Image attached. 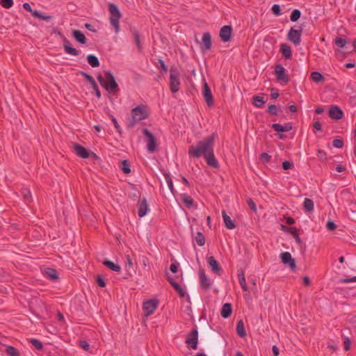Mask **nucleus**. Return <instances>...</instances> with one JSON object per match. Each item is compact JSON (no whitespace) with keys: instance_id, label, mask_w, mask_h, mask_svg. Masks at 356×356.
<instances>
[{"instance_id":"4","label":"nucleus","mask_w":356,"mask_h":356,"mask_svg":"<svg viewBox=\"0 0 356 356\" xmlns=\"http://www.w3.org/2000/svg\"><path fill=\"white\" fill-rule=\"evenodd\" d=\"M108 10L111 14V24L114 27L115 32L118 33L120 31L119 20L122 17V14L120 13L118 6L113 3H110L108 4Z\"/></svg>"},{"instance_id":"25","label":"nucleus","mask_w":356,"mask_h":356,"mask_svg":"<svg viewBox=\"0 0 356 356\" xmlns=\"http://www.w3.org/2000/svg\"><path fill=\"white\" fill-rule=\"evenodd\" d=\"M202 40L204 45V49H210L212 45L211 34L209 32L204 33L202 35Z\"/></svg>"},{"instance_id":"63","label":"nucleus","mask_w":356,"mask_h":356,"mask_svg":"<svg viewBox=\"0 0 356 356\" xmlns=\"http://www.w3.org/2000/svg\"><path fill=\"white\" fill-rule=\"evenodd\" d=\"M270 96L274 99H277L279 97V96H280L278 90L277 89L272 88L271 89Z\"/></svg>"},{"instance_id":"46","label":"nucleus","mask_w":356,"mask_h":356,"mask_svg":"<svg viewBox=\"0 0 356 356\" xmlns=\"http://www.w3.org/2000/svg\"><path fill=\"white\" fill-rule=\"evenodd\" d=\"M268 113L270 115H277L278 109L276 105L270 104L268 108Z\"/></svg>"},{"instance_id":"55","label":"nucleus","mask_w":356,"mask_h":356,"mask_svg":"<svg viewBox=\"0 0 356 356\" xmlns=\"http://www.w3.org/2000/svg\"><path fill=\"white\" fill-rule=\"evenodd\" d=\"M247 204L250 207V208L251 209V210H252L253 211H257V206H256V204L254 203V202L253 201L252 199L251 198H248L247 200Z\"/></svg>"},{"instance_id":"14","label":"nucleus","mask_w":356,"mask_h":356,"mask_svg":"<svg viewBox=\"0 0 356 356\" xmlns=\"http://www.w3.org/2000/svg\"><path fill=\"white\" fill-rule=\"evenodd\" d=\"M199 278L200 286L205 291H208L211 288V282L203 270H200Z\"/></svg>"},{"instance_id":"40","label":"nucleus","mask_w":356,"mask_h":356,"mask_svg":"<svg viewBox=\"0 0 356 356\" xmlns=\"http://www.w3.org/2000/svg\"><path fill=\"white\" fill-rule=\"evenodd\" d=\"M301 16V12L298 9H294L291 15H290V19L291 22H295L298 21Z\"/></svg>"},{"instance_id":"64","label":"nucleus","mask_w":356,"mask_h":356,"mask_svg":"<svg viewBox=\"0 0 356 356\" xmlns=\"http://www.w3.org/2000/svg\"><path fill=\"white\" fill-rule=\"evenodd\" d=\"M343 344H344V350L346 351H348L350 348V341L349 340L348 338H346L344 339Z\"/></svg>"},{"instance_id":"28","label":"nucleus","mask_w":356,"mask_h":356,"mask_svg":"<svg viewBox=\"0 0 356 356\" xmlns=\"http://www.w3.org/2000/svg\"><path fill=\"white\" fill-rule=\"evenodd\" d=\"M238 278L239 284L244 291H248V286L245 282V273L242 269L238 270Z\"/></svg>"},{"instance_id":"45","label":"nucleus","mask_w":356,"mask_h":356,"mask_svg":"<svg viewBox=\"0 0 356 356\" xmlns=\"http://www.w3.org/2000/svg\"><path fill=\"white\" fill-rule=\"evenodd\" d=\"M80 74H81V76L83 77H84V79H86L91 85H92L93 83L95 84V81L94 79V78L88 74V73L85 72H81Z\"/></svg>"},{"instance_id":"62","label":"nucleus","mask_w":356,"mask_h":356,"mask_svg":"<svg viewBox=\"0 0 356 356\" xmlns=\"http://www.w3.org/2000/svg\"><path fill=\"white\" fill-rule=\"evenodd\" d=\"M179 264L178 263H173V264H171V265L170 266V270L172 273H175L177 272V269H178V267H179Z\"/></svg>"},{"instance_id":"38","label":"nucleus","mask_w":356,"mask_h":356,"mask_svg":"<svg viewBox=\"0 0 356 356\" xmlns=\"http://www.w3.org/2000/svg\"><path fill=\"white\" fill-rule=\"evenodd\" d=\"M163 175L165 177V179L166 180V182L168 184L169 189L170 190L172 193L174 194L175 193V188H174V186H173V182H172V178L170 177V175L168 173H167L166 172H163Z\"/></svg>"},{"instance_id":"5","label":"nucleus","mask_w":356,"mask_h":356,"mask_svg":"<svg viewBox=\"0 0 356 356\" xmlns=\"http://www.w3.org/2000/svg\"><path fill=\"white\" fill-rule=\"evenodd\" d=\"M179 72L177 67L172 66L170 69V89L172 93L179 90L181 82L179 81Z\"/></svg>"},{"instance_id":"49","label":"nucleus","mask_w":356,"mask_h":356,"mask_svg":"<svg viewBox=\"0 0 356 356\" xmlns=\"http://www.w3.org/2000/svg\"><path fill=\"white\" fill-rule=\"evenodd\" d=\"M332 145L336 148H341L343 146V141L341 138H335L332 142Z\"/></svg>"},{"instance_id":"34","label":"nucleus","mask_w":356,"mask_h":356,"mask_svg":"<svg viewBox=\"0 0 356 356\" xmlns=\"http://www.w3.org/2000/svg\"><path fill=\"white\" fill-rule=\"evenodd\" d=\"M103 264L114 272H120L121 267L111 261L105 260L103 261Z\"/></svg>"},{"instance_id":"9","label":"nucleus","mask_w":356,"mask_h":356,"mask_svg":"<svg viewBox=\"0 0 356 356\" xmlns=\"http://www.w3.org/2000/svg\"><path fill=\"white\" fill-rule=\"evenodd\" d=\"M185 343L189 345L193 350H196L197 348L198 331L197 328H195L190 332L187 335Z\"/></svg>"},{"instance_id":"59","label":"nucleus","mask_w":356,"mask_h":356,"mask_svg":"<svg viewBox=\"0 0 356 356\" xmlns=\"http://www.w3.org/2000/svg\"><path fill=\"white\" fill-rule=\"evenodd\" d=\"M91 86H92V89L95 91V95H96L98 99H99L101 97V92L99 89V87H98L97 83L95 82V84L93 83L92 85H91Z\"/></svg>"},{"instance_id":"10","label":"nucleus","mask_w":356,"mask_h":356,"mask_svg":"<svg viewBox=\"0 0 356 356\" xmlns=\"http://www.w3.org/2000/svg\"><path fill=\"white\" fill-rule=\"evenodd\" d=\"M143 134L148 138L147 149L149 152H154L156 151V138L146 128L143 129Z\"/></svg>"},{"instance_id":"30","label":"nucleus","mask_w":356,"mask_h":356,"mask_svg":"<svg viewBox=\"0 0 356 356\" xmlns=\"http://www.w3.org/2000/svg\"><path fill=\"white\" fill-rule=\"evenodd\" d=\"M181 200L185 204V206L188 208H191L194 204V201L193 198L187 195L186 193H183L180 195Z\"/></svg>"},{"instance_id":"57","label":"nucleus","mask_w":356,"mask_h":356,"mask_svg":"<svg viewBox=\"0 0 356 356\" xmlns=\"http://www.w3.org/2000/svg\"><path fill=\"white\" fill-rule=\"evenodd\" d=\"M79 346L84 350L88 351L90 349V344L86 341H80Z\"/></svg>"},{"instance_id":"31","label":"nucleus","mask_w":356,"mask_h":356,"mask_svg":"<svg viewBox=\"0 0 356 356\" xmlns=\"http://www.w3.org/2000/svg\"><path fill=\"white\" fill-rule=\"evenodd\" d=\"M236 333L239 337L242 338L246 337L247 335L243 320H239L237 322Z\"/></svg>"},{"instance_id":"33","label":"nucleus","mask_w":356,"mask_h":356,"mask_svg":"<svg viewBox=\"0 0 356 356\" xmlns=\"http://www.w3.org/2000/svg\"><path fill=\"white\" fill-rule=\"evenodd\" d=\"M86 59L88 63L92 67H97L100 65V63L98 58L95 55L89 54L87 56Z\"/></svg>"},{"instance_id":"3","label":"nucleus","mask_w":356,"mask_h":356,"mask_svg":"<svg viewBox=\"0 0 356 356\" xmlns=\"http://www.w3.org/2000/svg\"><path fill=\"white\" fill-rule=\"evenodd\" d=\"M97 78L100 85L104 88L108 92L111 93L118 90V84L111 71H106L104 72V77L99 74Z\"/></svg>"},{"instance_id":"8","label":"nucleus","mask_w":356,"mask_h":356,"mask_svg":"<svg viewBox=\"0 0 356 356\" xmlns=\"http://www.w3.org/2000/svg\"><path fill=\"white\" fill-rule=\"evenodd\" d=\"M275 74L278 81L282 82L284 84L289 83V76L286 73V70L282 65L279 64L275 66Z\"/></svg>"},{"instance_id":"48","label":"nucleus","mask_w":356,"mask_h":356,"mask_svg":"<svg viewBox=\"0 0 356 356\" xmlns=\"http://www.w3.org/2000/svg\"><path fill=\"white\" fill-rule=\"evenodd\" d=\"M271 10H272V13L275 16H279L282 14L280 6L278 4H274L271 8Z\"/></svg>"},{"instance_id":"61","label":"nucleus","mask_w":356,"mask_h":356,"mask_svg":"<svg viewBox=\"0 0 356 356\" xmlns=\"http://www.w3.org/2000/svg\"><path fill=\"white\" fill-rule=\"evenodd\" d=\"M126 267L133 268V261L129 255H126Z\"/></svg>"},{"instance_id":"19","label":"nucleus","mask_w":356,"mask_h":356,"mask_svg":"<svg viewBox=\"0 0 356 356\" xmlns=\"http://www.w3.org/2000/svg\"><path fill=\"white\" fill-rule=\"evenodd\" d=\"M207 261L209 265V266L211 268V270L216 273L220 275V272L222 271V268L219 265L218 262L216 260L214 257L210 256L207 258Z\"/></svg>"},{"instance_id":"11","label":"nucleus","mask_w":356,"mask_h":356,"mask_svg":"<svg viewBox=\"0 0 356 356\" xmlns=\"http://www.w3.org/2000/svg\"><path fill=\"white\" fill-rule=\"evenodd\" d=\"M202 95L208 106L213 105V97L207 82L204 83L202 87Z\"/></svg>"},{"instance_id":"58","label":"nucleus","mask_w":356,"mask_h":356,"mask_svg":"<svg viewBox=\"0 0 356 356\" xmlns=\"http://www.w3.org/2000/svg\"><path fill=\"white\" fill-rule=\"evenodd\" d=\"M97 283L101 287H104L106 286V282L104 279L100 275H98L97 277Z\"/></svg>"},{"instance_id":"44","label":"nucleus","mask_w":356,"mask_h":356,"mask_svg":"<svg viewBox=\"0 0 356 356\" xmlns=\"http://www.w3.org/2000/svg\"><path fill=\"white\" fill-rule=\"evenodd\" d=\"M30 343L37 349V350H42L43 348L42 343L36 339H31Z\"/></svg>"},{"instance_id":"15","label":"nucleus","mask_w":356,"mask_h":356,"mask_svg":"<svg viewBox=\"0 0 356 356\" xmlns=\"http://www.w3.org/2000/svg\"><path fill=\"white\" fill-rule=\"evenodd\" d=\"M63 49L66 54L72 56H78L81 52L80 51L73 47L70 41L66 38H64L63 39Z\"/></svg>"},{"instance_id":"13","label":"nucleus","mask_w":356,"mask_h":356,"mask_svg":"<svg viewBox=\"0 0 356 356\" xmlns=\"http://www.w3.org/2000/svg\"><path fill=\"white\" fill-rule=\"evenodd\" d=\"M280 258L284 264L288 265L293 270L296 269V261L292 258L291 253L289 252H282L280 254Z\"/></svg>"},{"instance_id":"50","label":"nucleus","mask_w":356,"mask_h":356,"mask_svg":"<svg viewBox=\"0 0 356 356\" xmlns=\"http://www.w3.org/2000/svg\"><path fill=\"white\" fill-rule=\"evenodd\" d=\"M260 160L263 162V163H267L270 161V156L266 153V152H263L261 155H260Z\"/></svg>"},{"instance_id":"51","label":"nucleus","mask_w":356,"mask_h":356,"mask_svg":"<svg viewBox=\"0 0 356 356\" xmlns=\"http://www.w3.org/2000/svg\"><path fill=\"white\" fill-rule=\"evenodd\" d=\"M1 5L5 8H10L13 5V0H1Z\"/></svg>"},{"instance_id":"42","label":"nucleus","mask_w":356,"mask_h":356,"mask_svg":"<svg viewBox=\"0 0 356 356\" xmlns=\"http://www.w3.org/2000/svg\"><path fill=\"white\" fill-rule=\"evenodd\" d=\"M334 43L337 47L343 48L347 44V40L345 38H336Z\"/></svg>"},{"instance_id":"24","label":"nucleus","mask_w":356,"mask_h":356,"mask_svg":"<svg viewBox=\"0 0 356 356\" xmlns=\"http://www.w3.org/2000/svg\"><path fill=\"white\" fill-rule=\"evenodd\" d=\"M44 275L46 277L49 278L50 280L55 282L58 280V275L57 270L52 268H47L44 270Z\"/></svg>"},{"instance_id":"32","label":"nucleus","mask_w":356,"mask_h":356,"mask_svg":"<svg viewBox=\"0 0 356 356\" xmlns=\"http://www.w3.org/2000/svg\"><path fill=\"white\" fill-rule=\"evenodd\" d=\"M303 208L305 212H312L314 209V201L312 199L305 198L303 202Z\"/></svg>"},{"instance_id":"27","label":"nucleus","mask_w":356,"mask_h":356,"mask_svg":"<svg viewBox=\"0 0 356 356\" xmlns=\"http://www.w3.org/2000/svg\"><path fill=\"white\" fill-rule=\"evenodd\" d=\"M280 52L282 53V56L286 58L289 59L291 58L292 56V51L291 48L286 44L283 43L280 44Z\"/></svg>"},{"instance_id":"26","label":"nucleus","mask_w":356,"mask_h":356,"mask_svg":"<svg viewBox=\"0 0 356 356\" xmlns=\"http://www.w3.org/2000/svg\"><path fill=\"white\" fill-rule=\"evenodd\" d=\"M72 36L74 40L80 44H84L86 43V38L84 34L79 30H74L72 31Z\"/></svg>"},{"instance_id":"12","label":"nucleus","mask_w":356,"mask_h":356,"mask_svg":"<svg viewBox=\"0 0 356 356\" xmlns=\"http://www.w3.org/2000/svg\"><path fill=\"white\" fill-rule=\"evenodd\" d=\"M232 33V27L229 25L223 26L219 33L220 40L224 42H227L231 40Z\"/></svg>"},{"instance_id":"6","label":"nucleus","mask_w":356,"mask_h":356,"mask_svg":"<svg viewBox=\"0 0 356 356\" xmlns=\"http://www.w3.org/2000/svg\"><path fill=\"white\" fill-rule=\"evenodd\" d=\"M302 27L298 26V29L291 27L287 34V40L292 42L295 46H298L301 43V36Z\"/></svg>"},{"instance_id":"56","label":"nucleus","mask_w":356,"mask_h":356,"mask_svg":"<svg viewBox=\"0 0 356 356\" xmlns=\"http://www.w3.org/2000/svg\"><path fill=\"white\" fill-rule=\"evenodd\" d=\"M326 227L328 230H330V231H333L334 229H336L337 228V225L336 224L334 223V222L332 221V220H330L327 222L326 224Z\"/></svg>"},{"instance_id":"1","label":"nucleus","mask_w":356,"mask_h":356,"mask_svg":"<svg viewBox=\"0 0 356 356\" xmlns=\"http://www.w3.org/2000/svg\"><path fill=\"white\" fill-rule=\"evenodd\" d=\"M215 134L204 138L199 141L196 145H191L188 148V155L193 158L205 156L214 147Z\"/></svg>"},{"instance_id":"47","label":"nucleus","mask_w":356,"mask_h":356,"mask_svg":"<svg viewBox=\"0 0 356 356\" xmlns=\"http://www.w3.org/2000/svg\"><path fill=\"white\" fill-rule=\"evenodd\" d=\"M317 156L319 160L325 161L327 159V153L323 149H318L317 151Z\"/></svg>"},{"instance_id":"43","label":"nucleus","mask_w":356,"mask_h":356,"mask_svg":"<svg viewBox=\"0 0 356 356\" xmlns=\"http://www.w3.org/2000/svg\"><path fill=\"white\" fill-rule=\"evenodd\" d=\"M172 287L179 293L180 297L184 298L185 296V291L181 287V286L177 282L172 283Z\"/></svg>"},{"instance_id":"18","label":"nucleus","mask_w":356,"mask_h":356,"mask_svg":"<svg viewBox=\"0 0 356 356\" xmlns=\"http://www.w3.org/2000/svg\"><path fill=\"white\" fill-rule=\"evenodd\" d=\"M138 216L140 218L144 217L147 213V211L149 209L146 198L143 197L138 202Z\"/></svg>"},{"instance_id":"29","label":"nucleus","mask_w":356,"mask_h":356,"mask_svg":"<svg viewBox=\"0 0 356 356\" xmlns=\"http://www.w3.org/2000/svg\"><path fill=\"white\" fill-rule=\"evenodd\" d=\"M282 229L284 230H285L286 229H289V232L291 234V235L293 236V238H295L296 243L299 245L302 244V239L300 238L298 234V232H297V229L296 227H290V228H288L287 227H286L285 225H282Z\"/></svg>"},{"instance_id":"52","label":"nucleus","mask_w":356,"mask_h":356,"mask_svg":"<svg viewBox=\"0 0 356 356\" xmlns=\"http://www.w3.org/2000/svg\"><path fill=\"white\" fill-rule=\"evenodd\" d=\"M111 121H112L115 128L116 129L117 131L119 133L120 135H122V128L120 127V126L118 124L116 118H114L113 116H112Z\"/></svg>"},{"instance_id":"54","label":"nucleus","mask_w":356,"mask_h":356,"mask_svg":"<svg viewBox=\"0 0 356 356\" xmlns=\"http://www.w3.org/2000/svg\"><path fill=\"white\" fill-rule=\"evenodd\" d=\"M293 163L289 161H285L282 163V168L285 170L293 168Z\"/></svg>"},{"instance_id":"39","label":"nucleus","mask_w":356,"mask_h":356,"mask_svg":"<svg viewBox=\"0 0 356 356\" xmlns=\"http://www.w3.org/2000/svg\"><path fill=\"white\" fill-rule=\"evenodd\" d=\"M195 241L200 246H203L205 244V237L201 232H197Z\"/></svg>"},{"instance_id":"21","label":"nucleus","mask_w":356,"mask_h":356,"mask_svg":"<svg viewBox=\"0 0 356 356\" xmlns=\"http://www.w3.org/2000/svg\"><path fill=\"white\" fill-rule=\"evenodd\" d=\"M131 31L132 33L134 40L136 43V45L137 47L138 51L142 52L143 47V44L140 42V35L139 31L138 30H136V29H131Z\"/></svg>"},{"instance_id":"23","label":"nucleus","mask_w":356,"mask_h":356,"mask_svg":"<svg viewBox=\"0 0 356 356\" xmlns=\"http://www.w3.org/2000/svg\"><path fill=\"white\" fill-rule=\"evenodd\" d=\"M232 313V304L229 303V302L225 303L222 305V307L221 308V311H220V314H221L222 317H223L224 318H227L231 316Z\"/></svg>"},{"instance_id":"7","label":"nucleus","mask_w":356,"mask_h":356,"mask_svg":"<svg viewBox=\"0 0 356 356\" xmlns=\"http://www.w3.org/2000/svg\"><path fill=\"white\" fill-rule=\"evenodd\" d=\"M158 300L156 299H150L143 302V309L146 316L152 315L158 307Z\"/></svg>"},{"instance_id":"36","label":"nucleus","mask_w":356,"mask_h":356,"mask_svg":"<svg viewBox=\"0 0 356 356\" xmlns=\"http://www.w3.org/2000/svg\"><path fill=\"white\" fill-rule=\"evenodd\" d=\"M120 168L124 174H129L131 172L130 165L127 160L122 161Z\"/></svg>"},{"instance_id":"22","label":"nucleus","mask_w":356,"mask_h":356,"mask_svg":"<svg viewBox=\"0 0 356 356\" xmlns=\"http://www.w3.org/2000/svg\"><path fill=\"white\" fill-rule=\"evenodd\" d=\"M222 217L225 226L229 229H233L236 227V225L231 218L227 215L225 210L222 211Z\"/></svg>"},{"instance_id":"53","label":"nucleus","mask_w":356,"mask_h":356,"mask_svg":"<svg viewBox=\"0 0 356 356\" xmlns=\"http://www.w3.org/2000/svg\"><path fill=\"white\" fill-rule=\"evenodd\" d=\"M271 127H272V128H273L275 131H277V132H279V133H280V132H284V125H282V124H280L275 123V124H273L271 125Z\"/></svg>"},{"instance_id":"35","label":"nucleus","mask_w":356,"mask_h":356,"mask_svg":"<svg viewBox=\"0 0 356 356\" xmlns=\"http://www.w3.org/2000/svg\"><path fill=\"white\" fill-rule=\"evenodd\" d=\"M265 103L266 101L264 100V97L261 96L254 95L252 97V104L257 108H262Z\"/></svg>"},{"instance_id":"2","label":"nucleus","mask_w":356,"mask_h":356,"mask_svg":"<svg viewBox=\"0 0 356 356\" xmlns=\"http://www.w3.org/2000/svg\"><path fill=\"white\" fill-rule=\"evenodd\" d=\"M131 117L127 124L128 128H133L139 122L147 118L149 113L146 106L143 104H140L131 111Z\"/></svg>"},{"instance_id":"37","label":"nucleus","mask_w":356,"mask_h":356,"mask_svg":"<svg viewBox=\"0 0 356 356\" xmlns=\"http://www.w3.org/2000/svg\"><path fill=\"white\" fill-rule=\"evenodd\" d=\"M6 353L8 356H20L18 350L12 346H6Z\"/></svg>"},{"instance_id":"60","label":"nucleus","mask_w":356,"mask_h":356,"mask_svg":"<svg viewBox=\"0 0 356 356\" xmlns=\"http://www.w3.org/2000/svg\"><path fill=\"white\" fill-rule=\"evenodd\" d=\"M159 63L160 64L161 70L164 72H167L168 67H167L166 65L165 64L164 61L160 58V59H159Z\"/></svg>"},{"instance_id":"16","label":"nucleus","mask_w":356,"mask_h":356,"mask_svg":"<svg viewBox=\"0 0 356 356\" xmlns=\"http://www.w3.org/2000/svg\"><path fill=\"white\" fill-rule=\"evenodd\" d=\"M329 117L333 120H340L343 117V111L337 106H331L329 112Z\"/></svg>"},{"instance_id":"41","label":"nucleus","mask_w":356,"mask_h":356,"mask_svg":"<svg viewBox=\"0 0 356 356\" xmlns=\"http://www.w3.org/2000/svg\"><path fill=\"white\" fill-rule=\"evenodd\" d=\"M311 79L314 81L317 82V83L321 82V81L324 80L323 76L321 73H319L318 72H312V74H311Z\"/></svg>"},{"instance_id":"17","label":"nucleus","mask_w":356,"mask_h":356,"mask_svg":"<svg viewBox=\"0 0 356 356\" xmlns=\"http://www.w3.org/2000/svg\"><path fill=\"white\" fill-rule=\"evenodd\" d=\"M74 152L82 159H88L90 156L88 151L82 145L74 143L73 144Z\"/></svg>"},{"instance_id":"20","label":"nucleus","mask_w":356,"mask_h":356,"mask_svg":"<svg viewBox=\"0 0 356 356\" xmlns=\"http://www.w3.org/2000/svg\"><path fill=\"white\" fill-rule=\"evenodd\" d=\"M207 163L214 168H218L219 167L218 162L217 159L215 157L214 153H213V149L211 150L205 156H204Z\"/></svg>"}]
</instances>
